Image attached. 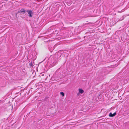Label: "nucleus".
<instances>
[{"instance_id":"nucleus-7","label":"nucleus","mask_w":129,"mask_h":129,"mask_svg":"<svg viewBox=\"0 0 129 129\" xmlns=\"http://www.w3.org/2000/svg\"><path fill=\"white\" fill-rule=\"evenodd\" d=\"M118 12H119V11H118Z\"/></svg>"},{"instance_id":"nucleus-1","label":"nucleus","mask_w":129,"mask_h":129,"mask_svg":"<svg viewBox=\"0 0 129 129\" xmlns=\"http://www.w3.org/2000/svg\"><path fill=\"white\" fill-rule=\"evenodd\" d=\"M28 13V14L29 15V16L30 17H32V16L31 15V14H32V11L31 10H28L27 11Z\"/></svg>"},{"instance_id":"nucleus-4","label":"nucleus","mask_w":129,"mask_h":129,"mask_svg":"<svg viewBox=\"0 0 129 129\" xmlns=\"http://www.w3.org/2000/svg\"><path fill=\"white\" fill-rule=\"evenodd\" d=\"M25 11L24 10V9H21L20 11H19L18 12V13H20V12L22 13L23 12L24 13H25Z\"/></svg>"},{"instance_id":"nucleus-3","label":"nucleus","mask_w":129,"mask_h":129,"mask_svg":"<svg viewBox=\"0 0 129 129\" xmlns=\"http://www.w3.org/2000/svg\"><path fill=\"white\" fill-rule=\"evenodd\" d=\"M78 90L79 92L81 94L83 93L84 92V91L81 89L79 88Z\"/></svg>"},{"instance_id":"nucleus-2","label":"nucleus","mask_w":129,"mask_h":129,"mask_svg":"<svg viewBox=\"0 0 129 129\" xmlns=\"http://www.w3.org/2000/svg\"><path fill=\"white\" fill-rule=\"evenodd\" d=\"M116 113H114L113 114H112L111 113H110L109 114V116L110 117H112L116 115Z\"/></svg>"},{"instance_id":"nucleus-5","label":"nucleus","mask_w":129,"mask_h":129,"mask_svg":"<svg viewBox=\"0 0 129 129\" xmlns=\"http://www.w3.org/2000/svg\"><path fill=\"white\" fill-rule=\"evenodd\" d=\"M60 94L62 96H63L64 95V93L63 92H60Z\"/></svg>"},{"instance_id":"nucleus-6","label":"nucleus","mask_w":129,"mask_h":129,"mask_svg":"<svg viewBox=\"0 0 129 129\" xmlns=\"http://www.w3.org/2000/svg\"><path fill=\"white\" fill-rule=\"evenodd\" d=\"M33 63L32 62L29 63V65L30 66H33Z\"/></svg>"}]
</instances>
